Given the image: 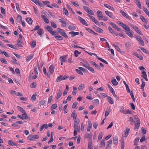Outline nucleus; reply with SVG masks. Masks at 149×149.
I'll list each match as a JSON object with an SVG mask.
<instances>
[{"mask_svg":"<svg viewBox=\"0 0 149 149\" xmlns=\"http://www.w3.org/2000/svg\"><path fill=\"white\" fill-rule=\"evenodd\" d=\"M39 138V136L38 135H30L27 138L28 140H32L34 141L36 139H38Z\"/></svg>","mask_w":149,"mask_h":149,"instance_id":"obj_1","label":"nucleus"},{"mask_svg":"<svg viewBox=\"0 0 149 149\" xmlns=\"http://www.w3.org/2000/svg\"><path fill=\"white\" fill-rule=\"evenodd\" d=\"M117 24L120 26H122L125 30H129V27L127 25L121 22L120 21H118L117 22Z\"/></svg>","mask_w":149,"mask_h":149,"instance_id":"obj_2","label":"nucleus"},{"mask_svg":"<svg viewBox=\"0 0 149 149\" xmlns=\"http://www.w3.org/2000/svg\"><path fill=\"white\" fill-rule=\"evenodd\" d=\"M139 42L140 44L143 46H144V44L142 38L139 36H138L136 37H134Z\"/></svg>","mask_w":149,"mask_h":149,"instance_id":"obj_3","label":"nucleus"},{"mask_svg":"<svg viewBox=\"0 0 149 149\" xmlns=\"http://www.w3.org/2000/svg\"><path fill=\"white\" fill-rule=\"evenodd\" d=\"M131 26L135 30L137 33L140 35H143L142 33L141 32L140 30L138 29L137 26L132 25H131Z\"/></svg>","mask_w":149,"mask_h":149,"instance_id":"obj_4","label":"nucleus"},{"mask_svg":"<svg viewBox=\"0 0 149 149\" xmlns=\"http://www.w3.org/2000/svg\"><path fill=\"white\" fill-rule=\"evenodd\" d=\"M78 18L81 23L85 26H88V24L84 19L80 16L78 17Z\"/></svg>","mask_w":149,"mask_h":149,"instance_id":"obj_5","label":"nucleus"},{"mask_svg":"<svg viewBox=\"0 0 149 149\" xmlns=\"http://www.w3.org/2000/svg\"><path fill=\"white\" fill-rule=\"evenodd\" d=\"M125 30L126 31H125L126 34H127L130 37H132L133 36L132 33L133 32V31L130 29V28L129 30H128L127 29Z\"/></svg>","mask_w":149,"mask_h":149,"instance_id":"obj_6","label":"nucleus"},{"mask_svg":"<svg viewBox=\"0 0 149 149\" xmlns=\"http://www.w3.org/2000/svg\"><path fill=\"white\" fill-rule=\"evenodd\" d=\"M120 12L121 14L124 17H125L126 18L128 19H130V17L127 15L126 13H125L124 11L122 10H121L120 11Z\"/></svg>","mask_w":149,"mask_h":149,"instance_id":"obj_7","label":"nucleus"},{"mask_svg":"<svg viewBox=\"0 0 149 149\" xmlns=\"http://www.w3.org/2000/svg\"><path fill=\"white\" fill-rule=\"evenodd\" d=\"M59 33H60L61 35L63 37H65L66 38H68V37L66 33L63 30H60Z\"/></svg>","mask_w":149,"mask_h":149,"instance_id":"obj_8","label":"nucleus"},{"mask_svg":"<svg viewBox=\"0 0 149 149\" xmlns=\"http://www.w3.org/2000/svg\"><path fill=\"white\" fill-rule=\"evenodd\" d=\"M68 56L67 55H65L61 56L59 59L62 62H65L66 61V58Z\"/></svg>","mask_w":149,"mask_h":149,"instance_id":"obj_9","label":"nucleus"},{"mask_svg":"<svg viewBox=\"0 0 149 149\" xmlns=\"http://www.w3.org/2000/svg\"><path fill=\"white\" fill-rule=\"evenodd\" d=\"M134 2L136 3L137 6L140 9L142 8L141 4L139 0H134Z\"/></svg>","mask_w":149,"mask_h":149,"instance_id":"obj_10","label":"nucleus"},{"mask_svg":"<svg viewBox=\"0 0 149 149\" xmlns=\"http://www.w3.org/2000/svg\"><path fill=\"white\" fill-rule=\"evenodd\" d=\"M136 123L137 125H136V123L135 124V129H138L139 128V126L140 125L141 122L139 119L136 120Z\"/></svg>","mask_w":149,"mask_h":149,"instance_id":"obj_11","label":"nucleus"},{"mask_svg":"<svg viewBox=\"0 0 149 149\" xmlns=\"http://www.w3.org/2000/svg\"><path fill=\"white\" fill-rule=\"evenodd\" d=\"M142 74L141 77L143 78L146 81H148V79L147 78V75L145 71H143L142 72Z\"/></svg>","mask_w":149,"mask_h":149,"instance_id":"obj_12","label":"nucleus"},{"mask_svg":"<svg viewBox=\"0 0 149 149\" xmlns=\"http://www.w3.org/2000/svg\"><path fill=\"white\" fill-rule=\"evenodd\" d=\"M41 17L42 19L44 22L46 23H48L49 22V21L48 19L44 15H41Z\"/></svg>","mask_w":149,"mask_h":149,"instance_id":"obj_13","label":"nucleus"},{"mask_svg":"<svg viewBox=\"0 0 149 149\" xmlns=\"http://www.w3.org/2000/svg\"><path fill=\"white\" fill-rule=\"evenodd\" d=\"M54 66L53 65H51L49 67V71L52 74L54 72Z\"/></svg>","mask_w":149,"mask_h":149,"instance_id":"obj_14","label":"nucleus"},{"mask_svg":"<svg viewBox=\"0 0 149 149\" xmlns=\"http://www.w3.org/2000/svg\"><path fill=\"white\" fill-rule=\"evenodd\" d=\"M108 29L111 33L116 36H118L117 34H116L115 31L112 29L110 26L108 27Z\"/></svg>","mask_w":149,"mask_h":149,"instance_id":"obj_15","label":"nucleus"},{"mask_svg":"<svg viewBox=\"0 0 149 149\" xmlns=\"http://www.w3.org/2000/svg\"><path fill=\"white\" fill-rule=\"evenodd\" d=\"M107 101L109 103L111 104H113L114 103L113 99L110 96H108L107 97Z\"/></svg>","mask_w":149,"mask_h":149,"instance_id":"obj_16","label":"nucleus"},{"mask_svg":"<svg viewBox=\"0 0 149 149\" xmlns=\"http://www.w3.org/2000/svg\"><path fill=\"white\" fill-rule=\"evenodd\" d=\"M69 34L71 35L72 37H74L76 35H78L79 34V33L78 32L70 31L69 32Z\"/></svg>","mask_w":149,"mask_h":149,"instance_id":"obj_17","label":"nucleus"},{"mask_svg":"<svg viewBox=\"0 0 149 149\" xmlns=\"http://www.w3.org/2000/svg\"><path fill=\"white\" fill-rule=\"evenodd\" d=\"M8 144L11 146H17V143H14L12 141L10 140L8 141Z\"/></svg>","mask_w":149,"mask_h":149,"instance_id":"obj_18","label":"nucleus"},{"mask_svg":"<svg viewBox=\"0 0 149 149\" xmlns=\"http://www.w3.org/2000/svg\"><path fill=\"white\" fill-rule=\"evenodd\" d=\"M26 21L30 25L32 24L33 22L32 19L30 17H27L26 19Z\"/></svg>","mask_w":149,"mask_h":149,"instance_id":"obj_19","label":"nucleus"},{"mask_svg":"<svg viewBox=\"0 0 149 149\" xmlns=\"http://www.w3.org/2000/svg\"><path fill=\"white\" fill-rule=\"evenodd\" d=\"M62 95V91L60 90H59L58 91V92L57 93L56 99L58 100L59 98Z\"/></svg>","mask_w":149,"mask_h":149,"instance_id":"obj_20","label":"nucleus"},{"mask_svg":"<svg viewBox=\"0 0 149 149\" xmlns=\"http://www.w3.org/2000/svg\"><path fill=\"white\" fill-rule=\"evenodd\" d=\"M112 45L114 47L115 49L117 51H119L121 53H124L123 51L122 50H121L117 45L113 44Z\"/></svg>","mask_w":149,"mask_h":149,"instance_id":"obj_21","label":"nucleus"},{"mask_svg":"<svg viewBox=\"0 0 149 149\" xmlns=\"http://www.w3.org/2000/svg\"><path fill=\"white\" fill-rule=\"evenodd\" d=\"M113 141L114 144L117 145L118 143V140L117 136H115L113 138Z\"/></svg>","mask_w":149,"mask_h":149,"instance_id":"obj_22","label":"nucleus"},{"mask_svg":"<svg viewBox=\"0 0 149 149\" xmlns=\"http://www.w3.org/2000/svg\"><path fill=\"white\" fill-rule=\"evenodd\" d=\"M112 80H111V83L112 84L115 86H116L118 84V82L116 81V79L114 78L113 79L112 78Z\"/></svg>","mask_w":149,"mask_h":149,"instance_id":"obj_23","label":"nucleus"},{"mask_svg":"<svg viewBox=\"0 0 149 149\" xmlns=\"http://www.w3.org/2000/svg\"><path fill=\"white\" fill-rule=\"evenodd\" d=\"M104 6L105 7L109 8L111 10H114V9L113 7L111 6H109V5L107 4L104 3Z\"/></svg>","mask_w":149,"mask_h":149,"instance_id":"obj_24","label":"nucleus"},{"mask_svg":"<svg viewBox=\"0 0 149 149\" xmlns=\"http://www.w3.org/2000/svg\"><path fill=\"white\" fill-rule=\"evenodd\" d=\"M63 80V76L62 75H60L57 78L56 81V82H60Z\"/></svg>","mask_w":149,"mask_h":149,"instance_id":"obj_25","label":"nucleus"},{"mask_svg":"<svg viewBox=\"0 0 149 149\" xmlns=\"http://www.w3.org/2000/svg\"><path fill=\"white\" fill-rule=\"evenodd\" d=\"M140 19L143 22L146 23H147L148 22V21L142 15L140 16Z\"/></svg>","mask_w":149,"mask_h":149,"instance_id":"obj_26","label":"nucleus"},{"mask_svg":"<svg viewBox=\"0 0 149 149\" xmlns=\"http://www.w3.org/2000/svg\"><path fill=\"white\" fill-rule=\"evenodd\" d=\"M22 17L21 16L19 15H18L17 18V21L18 23L22 21Z\"/></svg>","mask_w":149,"mask_h":149,"instance_id":"obj_27","label":"nucleus"},{"mask_svg":"<svg viewBox=\"0 0 149 149\" xmlns=\"http://www.w3.org/2000/svg\"><path fill=\"white\" fill-rule=\"evenodd\" d=\"M105 146V143L104 142V140H102L101 141L100 144V148H104Z\"/></svg>","mask_w":149,"mask_h":149,"instance_id":"obj_28","label":"nucleus"},{"mask_svg":"<svg viewBox=\"0 0 149 149\" xmlns=\"http://www.w3.org/2000/svg\"><path fill=\"white\" fill-rule=\"evenodd\" d=\"M68 29L71 30H74L76 29V27L73 25H70L68 26Z\"/></svg>","mask_w":149,"mask_h":149,"instance_id":"obj_29","label":"nucleus"},{"mask_svg":"<svg viewBox=\"0 0 149 149\" xmlns=\"http://www.w3.org/2000/svg\"><path fill=\"white\" fill-rule=\"evenodd\" d=\"M120 111L121 112L126 114V110L124 109V107L123 106H121L120 108Z\"/></svg>","mask_w":149,"mask_h":149,"instance_id":"obj_30","label":"nucleus"},{"mask_svg":"<svg viewBox=\"0 0 149 149\" xmlns=\"http://www.w3.org/2000/svg\"><path fill=\"white\" fill-rule=\"evenodd\" d=\"M37 33L41 37H42L41 35L43 34V30L42 29H39L37 31Z\"/></svg>","mask_w":149,"mask_h":149,"instance_id":"obj_31","label":"nucleus"},{"mask_svg":"<svg viewBox=\"0 0 149 149\" xmlns=\"http://www.w3.org/2000/svg\"><path fill=\"white\" fill-rule=\"evenodd\" d=\"M103 133L102 132H100L99 135H98V140H101L103 137Z\"/></svg>","mask_w":149,"mask_h":149,"instance_id":"obj_32","label":"nucleus"},{"mask_svg":"<svg viewBox=\"0 0 149 149\" xmlns=\"http://www.w3.org/2000/svg\"><path fill=\"white\" fill-rule=\"evenodd\" d=\"M46 29H47V31H48L50 33H52V32L53 31L52 28L49 26H47Z\"/></svg>","mask_w":149,"mask_h":149,"instance_id":"obj_33","label":"nucleus"},{"mask_svg":"<svg viewBox=\"0 0 149 149\" xmlns=\"http://www.w3.org/2000/svg\"><path fill=\"white\" fill-rule=\"evenodd\" d=\"M107 85L108 86V88H109V90L110 91V92L112 93H113V92H114V91L113 88L111 87V86L109 84H107Z\"/></svg>","mask_w":149,"mask_h":149,"instance_id":"obj_34","label":"nucleus"},{"mask_svg":"<svg viewBox=\"0 0 149 149\" xmlns=\"http://www.w3.org/2000/svg\"><path fill=\"white\" fill-rule=\"evenodd\" d=\"M88 16L89 17L90 19L92 20L93 22H94V23L97 20L93 16L90 15H88Z\"/></svg>","mask_w":149,"mask_h":149,"instance_id":"obj_35","label":"nucleus"},{"mask_svg":"<svg viewBox=\"0 0 149 149\" xmlns=\"http://www.w3.org/2000/svg\"><path fill=\"white\" fill-rule=\"evenodd\" d=\"M17 108L22 113H23L25 111L21 107L17 106Z\"/></svg>","mask_w":149,"mask_h":149,"instance_id":"obj_36","label":"nucleus"},{"mask_svg":"<svg viewBox=\"0 0 149 149\" xmlns=\"http://www.w3.org/2000/svg\"><path fill=\"white\" fill-rule=\"evenodd\" d=\"M95 31L100 33H103L104 32L103 30L102 29L99 27H97L96 29H95Z\"/></svg>","mask_w":149,"mask_h":149,"instance_id":"obj_37","label":"nucleus"},{"mask_svg":"<svg viewBox=\"0 0 149 149\" xmlns=\"http://www.w3.org/2000/svg\"><path fill=\"white\" fill-rule=\"evenodd\" d=\"M104 12L108 16L110 17L111 18V17L112 15V14L111 12H109L108 11H105Z\"/></svg>","mask_w":149,"mask_h":149,"instance_id":"obj_38","label":"nucleus"},{"mask_svg":"<svg viewBox=\"0 0 149 149\" xmlns=\"http://www.w3.org/2000/svg\"><path fill=\"white\" fill-rule=\"evenodd\" d=\"M134 55L137 58H139L140 60H143V57L141 55H140L139 56V55L136 53H135L134 54Z\"/></svg>","mask_w":149,"mask_h":149,"instance_id":"obj_39","label":"nucleus"},{"mask_svg":"<svg viewBox=\"0 0 149 149\" xmlns=\"http://www.w3.org/2000/svg\"><path fill=\"white\" fill-rule=\"evenodd\" d=\"M33 54H31L30 55L28 56L26 58V61H30L33 58Z\"/></svg>","mask_w":149,"mask_h":149,"instance_id":"obj_40","label":"nucleus"},{"mask_svg":"<svg viewBox=\"0 0 149 149\" xmlns=\"http://www.w3.org/2000/svg\"><path fill=\"white\" fill-rule=\"evenodd\" d=\"M54 37L57 40H62L63 39V37L60 36H54Z\"/></svg>","mask_w":149,"mask_h":149,"instance_id":"obj_41","label":"nucleus"},{"mask_svg":"<svg viewBox=\"0 0 149 149\" xmlns=\"http://www.w3.org/2000/svg\"><path fill=\"white\" fill-rule=\"evenodd\" d=\"M63 12L64 13L65 15L66 16H68L69 15V13L67 10L65 8H63Z\"/></svg>","mask_w":149,"mask_h":149,"instance_id":"obj_42","label":"nucleus"},{"mask_svg":"<svg viewBox=\"0 0 149 149\" xmlns=\"http://www.w3.org/2000/svg\"><path fill=\"white\" fill-rule=\"evenodd\" d=\"M46 103V101L45 100H42L40 101L39 102V104L44 105Z\"/></svg>","mask_w":149,"mask_h":149,"instance_id":"obj_43","label":"nucleus"},{"mask_svg":"<svg viewBox=\"0 0 149 149\" xmlns=\"http://www.w3.org/2000/svg\"><path fill=\"white\" fill-rule=\"evenodd\" d=\"M87 68L92 73H95L94 69L92 67L88 66Z\"/></svg>","mask_w":149,"mask_h":149,"instance_id":"obj_44","label":"nucleus"},{"mask_svg":"<svg viewBox=\"0 0 149 149\" xmlns=\"http://www.w3.org/2000/svg\"><path fill=\"white\" fill-rule=\"evenodd\" d=\"M129 121L130 122V124L132 125H133L134 123H135V122L134 121L132 117L130 118Z\"/></svg>","mask_w":149,"mask_h":149,"instance_id":"obj_45","label":"nucleus"},{"mask_svg":"<svg viewBox=\"0 0 149 149\" xmlns=\"http://www.w3.org/2000/svg\"><path fill=\"white\" fill-rule=\"evenodd\" d=\"M57 106V104H54L52 105L50 109L51 110L56 109Z\"/></svg>","mask_w":149,"mask_h":149,"instance_id":"obj_46","label":"nucleus"},{"mask_svg":"<svg viewBox=\"0 0 149 149\" xmlns=\"http://www.w3.org/2000/svg\"><path fill=\"white\" fill-rule=\"evenodd\" d=\"M112 142V140L111 139L110 140L107 142V146L105 149H107L109 148V146L111 144Z\"/></svg>","mask_w":149,"mask_h":149,"instance_id":"obj_47","label":"nucleus"},{"mask_svg":"<svg viewBox=\"0 0 149 149\" xmlns=\"http://www.w3.org/2000/svg\"><path fill=\"white\" fill-rule=\"evenodd\" d=\"M97 17L103 16V15L102 14V12L100 10L97 11Z\"/></svg>","mask_w":149,"mask_h":149,"instance_id":"obj_48","label":"nucleus"},{"mask_svg":"<svg viewBox=\"0 0 149 149\" xmlns=\"http://www.w3.org/2000/svg\"><path fill=\"white\" fill-rule=\"evenodd\" d=\"M66 6H67V7H68V9L69 10H71V11L73 13V14H74V15L75 14V13L74 12L73 10L72 9V8H71L70 7V6L69 5H68V4H67Z\"/></svg>","mask_w":149,"mask_h":149,"instance_id":"obj_49","label":"nucleus"},{"mask_svg":"<svg viewBox=\"0 0 149 149\" xmlns=\"http://www.w3.org/2000/svg\"><path fill=\"white\" fill-rule=\"evenodd\" d=\"M81 53V52H79L78 51L76 50L74 52V56L76 57H77L78 56V54H80Z\"/></svg>","mask_w":149,"mask_h":149,"instance_id":"obj_50","label":"nucleus"},{"mask_svg":"<svg viewBox=\"0 0 149 149\" xmlns=\"http://www.w3.org/2000/svg\"><path fill=\"white\" fill-rule=\"evenodd\" d=\"M68 104H67L65 105L63 108V110H64V113H66L68 112V110L66 109L67 107H68Z\"/></svg>","mask_w":149,"mask_h":149,"instance_id":"obj_51","label":"nucleus"},{"mask_svg":"<svg viewBox=\"0 0 149 149\" xmlns=\"http://www.w3.org/2000/svg\"><path fill=\"white\" fill-rule=\"evenodd\" d=\"M36 42L35 41L33 40L32 41L31 47L32 48H34L36 45Z\"/></svg>","mask_w":149,"mask_h":149,"instance_id":"obj_52","label":"nucleus"},{"mask_svg":"<svg viewBox=\"0 0 149 149\" xmlns=\"http://www.w3.org/2000/svg\"><path fill=\"white\" fill-rule=\"evenodd\" d=\"M6 45L7 46L10 47L13 49H17L14 46V45H11V44H6Z\"/></svg>","mask_w":149,"mask_h":149,"instance_id":"obj_53","label":"nucleus"},{"mask_svg":"<svg viewBox=\"0 0 149 149\" xmlns=\"http://www.w3.org/2000/svg\"><path fill=\"white\" fill-rule=\"evenodd\" d=\"M84 88V85L81 84L79 86L78 89L79 91H81Z\"/></svg>","mask_w":149,"mask_h":149,"instance_id":"obj_54","label":"nucleus"},{"mask_svg":"<svg viewBox=\"0 0 149 149\" xmlns=\"http://www.w3.org/2000/svg\"><path fill=\"white\" fill-rule=\"evenodd\" d=\"M52 96L51 95L50 96H49V98H48V102H47L48 104H50L52 102Z\"/></svg>","mask_w":149,"mask_h":149,"instance_id":"obj_55","label":"nucleus"},{"mask_svg":"<svg viewBox=\"0 0 149 149\" xmlns=\"http://www.w3.org/2000/svg\"><path fill=\"white\" fill-rule=\"evenodd\" d=\"M77 115L76 114L75 110H74L71 114V117L73 118L75 117H77Z\"/></svg>","mask_w":149,"mask_h":149,"instance_id":"obj_56","label":"nucleus"},{"mask_svg":"<svg viewBox=\"0 0 149 149\" xmlns=\"http://www.w3.org/2000/svg\"><path fill=\"white\" fill-rule=\"evenodd\" d=\"M92 142L91 141L88 142V149H93V148L91 147Z\"/></svg>","mask_w":149,"mask_h":149,"instance_id":"obj_57","label":"nucleus"},{"mask_svg":"<svg viewBox=\"0 0 149 149\" xmlns=\"http://www.w3.org/2000/svg\"><path fill=\"white\" fill-rule=\"evenodd\" d=\"M131 93H130V95L131 96L133 100V101L134 102H135V99L133 92L132 91H131Z\"/></svg>","mask_w":149,"mask_h":149,"instance_id":"obj_58","label":"nucleus"},{"mask_svg":"<svg viewBox=\"0 0 149 149\" xmlns=\"http://www.w3.org/2000/svg\"><path fill=\"white\" fill-rule=\"evenodd\" d=\"M59 21L60 22H61L63 24H66V23L65 19L64 18L60 19H59Z\"/></svg>","mask_w":149,"mask_h":149,"instance_id":"obj_59","label":"nucleus"},{"mask_svg":"<svg viewBox=\"0 0 149 149\" xmlns=\"http://www.w3.org/2000/svg\"><path fill=\"white\" fill-rule=\"evenodd\" d=\"M76 71L78 74L82 75H83V73L81 72V70H80L77 69H76Z\"/></svg>","mask_w":149,"mask_h":149,"instance_id":"obj_60","label":"nucleus"},{"mask_svg":"<svg viewBox=\"0 0 149 149\" xmlns=\"http://www.w3.org/2000/svg\"><path fill=\"white\" fill-rule=\"evenodd\" d=\"M36 97V95L35 94L32 95L31 97V100L32 101H34L35 100Z\"/></svg>","mask_w":149,"mask_h":149,"instance_id":"obj_61","label":"nucleus"},{"mask_svg":"<svg viewBox=\"0 0 149 149\" xmlns=\"http://www.w3.org/2000/svg\"><path fill=\"white\" fill-rule=\"evenodd\" d=\"M85 136L86 138H89L91 139L92 137V135L90 134H86L85 135Z\"/></svg>","mask_w":149,"mask_h":149,"instance_id":"obj_62","label":"nucleus"},{"mask_svg":"<svg viewBox=\"0 0 149 149\" xmlns=\"http://www.w3.org/2000/svg\"><path fill=\"white\" fill-rule=\"evenodd\" d=\"M124 144L125 142L123 140H122L121 143V149H124Z\"/></svg>","mask_w":149,"mask_h":149,"instance_id":"obj_63","label":"nucleus"},{"mask_svg":"<svg viewBox=\"0 0 149 149\" xmlns=\"http://www.w3.org/2000/svg\"><path fill=\"white\" fill-rule=\"evenodd\" d=\"M51 26L54 28H56L57 27L56 24L54 22H51Z\"/></svg>","mask_w":149,"mask_h":149,"instance_id":"obj_64","label":"nucleus"}]
</instances>
